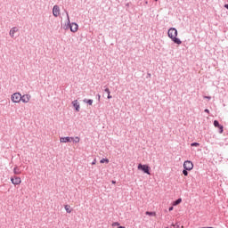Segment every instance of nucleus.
<instances>
[{
    "mask_svg": "<svg viewBox=\"0 0 228 228\" xmlns=\"http://www.w3.org/2000/svg\"><path fill=\"white\" fill-rule=\"evenodd\" d=\"M218 129H219L220 134H222V133H224V126L220 125Z\"/></svg>",
    "mask_w": 228,
    "mask_h": 228,
    "instance_id": "21",
    "label": "nucleus"
},
{
    "mask_svg": "<svg viewBox=\"0 0 228 228\" xmlns=\"http://www.w3.org/2000/svg\"><path fill=\"white\" fill-rule=\"evenodd\" d=\"M64 209H65L68 213H72V209H70V206H69V205H65Z\"/></svg>",
    "mask_w": 228,
    "mask_h": 228,
    "instance_id": "13",
    "label": "nucleus"
},
{
    "mask_svg": "<svg viewBox=\"0 0 228 228\" xmlns=\"http://www.w3.org/2000/svg\"><path fill=\"white\" fill-rule=\"evenodd\" d=\"M67 17H68V24H70V18L69 17V13H67Z\"/></svg>",
    "mask_w": 228,
    "mask_h": 228,
    "instance_id": "25",
    "label": "nucleus"
},
{
    "mask_svg": "<svg viewBox=\"0 0 228 228\" xmlns=\"http://www.w3.org/2000/svg\"><path fill=\"white\" fill-rule=\"evenodd\" d=\"M53 13L54 17H59V15H60V7L58 5L53 6Z\"/></svg>",
    "mask_w": 228,
    "mask_h": 228,
    "instance_id": "9",
    "label": "nucleus"
},
{
    "mask_svg": "<svg viewBox=\"0 0 228 228\" xmlns=\"http://www.w3.org/2000/svg\"><path fill=\"white\" fill-rule=\"evenodd\" d=\"M145 215H147L148 216H156V212L146 211Z\"/></svg>",
    "mask_w": 228,
    "mask_h": 228,
    "instance_id": "14",
    "label": "nucleus"
},
{
    "mask_svg": "<svg viewBox=\"0 0 228 228\" xmlns=\"http://www.w3.org/2000/svg\"><path fill=\"white\" fill-rule=\"evenodd\" d=\"M74 140V137H61L60 142L61 143H69Z\"/></svg>",
    "mask_w": 228,
    "mask_h": 228,
    "instance_id": "7",
    "label": "nucleus"
},
{
    "mask_svg": "<svg viewBox=\"0 0 228 228\" xmlns=\"http://www.w3.org/2000/svg\"><path fill=\"white\" fill-rule=\"evenodd\" d=\"M205 99H211V96H205Z\"/></svg>",
    "mask_w": 228,
    "mask_h": 228,
    "instance_id": "29",
    "label": "nucleus"
},
{
    "mask_svg": "<svg viewBox=\"0 0 228 228\" xmlns=\"http://www.w3.org/2000/svg\"><path fill=\"white\" fill-rule=\"evenodd\" d=\"M167 35L169 38L174 41L175 44H177L178 45H181L183 44V41L177 38V29H175V28H169L167 31Z\"/></svg>",
    "mask_w": 228,
    "mask_h": 228,
    "instance_id": "1",
    "label": "nucleus"
},
{
    "mask_svg": "<svg viewBox=\"0 0 228 228\" xmlns=\"http://www.w3.org/2000/svg\"><path fill=\"white\" fill-rule=\"evenodd\" d=\"M224 8L228 10V4H224Z\"/></svg>",
    "mask_w": 228,
    "mask_h": 228,
    "instance_id": "28",
    "label": "nucleus"
},
{
    "mask_svg": "<svg viewBox=\"0 0 228 228\" xmlns=\"http://www.w3.org/2000/svg\"><path fill=\"white\" fill-rule=\"evenodd\" d=\"M205 113H209V110L206 109Z\"/></svg>",
    "mask_w": 228,
    "mask_h": 228,
    "instance_id": "27",
    "label": "nucleus"
},
{
    "mask_svg": "<svg viewBox=\"0 0 228 228\" xmlns=\"http://www.w3.org/2000/svg\"><path fill=\"white\" fill-rule=\"evenodd\" d=\"M105 92H106V94H107V95H108V99H111V94H110V88H106L105 89Z\"/></svg>",
    "mask_w": 228,
    "mask_h": 228,
    "instance_id": "15",
    "label": "nucleus"
},
{
    "mask_svg": "<svg viewBox=\"0 0 228 228\" xmlns=\"http://www.w3.org/2000/svg\"><path fill=\"white\" fill-rule=\"evenodd\" d=\"M214 126H215V127H220L221 125L217 120H215L214 121Z\"/></svg>",
    "mask_w": 228,
    "mask_h": 228,
    "instance_id": "20",
    "label": "nucleus"
},
{
    "mask_svg": "<svg viewBox=\"0 0 228 228\" xmlns=\"http://www.w3.org/2000/svg\"><path fill=\"white\" fill-rule=\"evenodd\" d=\"M118 228H125L124 226H119V227H118Z\"/></svg>",
    "mask_w": 228,
    "mask_h": 228,
    "instance_id": "33",
    "label": "nucleus"
},
{
    "mask_svg": "<svg viewBox=\"0 0 228 228\" xmlns=\"http://www.w3.org/2000/svg\"><path fill=\"white\" fill-rule=\"evenodd\" d=\"M181 202H183V199H178V200H176L175 201H174L173 203H172V205L173 206H179V204H181Z\"/></svg>",
    "mask_w": 228,
    "mask_h": 228,
    "instance_id": "12",
    "label": "nucleus"
},
{
    "mask_svg": "<svg viewBox=\"0 0 228 228\" xmlns=\"http://www.w3.org/2000/svg\"><path fill=\"white\" fill-rule=\"evenodd\" d=\"M84 102H86L89 104V106H92V104H94V100H84Z\"/></svg>",
    "mask_w": 228,
    "mask_h": 228,
    "instance_id": "17",
    "label": "nucleus"
},
{
    "mask_svg": "<svg viewBox=\"0 0 228 228\" xmlns=\"http://www.w3.org/2000/svg\"><path fill=\"white\" fill-rule=\"evenodd\" d=\"M22 99V94L20 93H13L11 95V101L13 104L20 103V100Z\"/></svg>",
    "mask_w": 228,
    "mask_h": 228,
    "instance_id": "2",
    "label": "nucleus"
},
{
    "mask_svg": "<svg viewBox=\"0 0 228 228\" xmlns=\"http://www.w3.org/2000/svg\"><path fill=\"white\" fill-rule=\"evenodd\" d=\"M183 175L187 176L188 175V170L187 169L183 170Z\"/></svg>",
    "mask_w": 228,
    "mask_h": 228,
    "instance_id": "24",
    "label": "nucleus"
},
{
    "mask_svg": "<svg viewBox=\"0 0 228 228\" xmlns=\"http://www.w3.org/2000/svg\"><path fill=\"white\" fill-rule=\"evenodd\" d=\"M71 142H74L75 143H79L80 139H79L78 136H77V137H75V138L73 137V140H72Z\"/></svg>",
    "mask_w": 228,
    "mask_h": 228,
    "instance_id": "18",
    "label": "nucleus"
},
{
    "mask_svg": "<svg viewBox=\"0 0 228 228\" xmlns=\"http://www.w3.org/2000/svg\"><path fill=\"white\" fill-rule=\"evenodd\" d=\"M92 165H95V160L94 162H92Z\"/></svg>",
    "mask_w": 228,
    "mask_h": 228,
    "instance_id": "31",
    "label": "nucleus"
},
{
    "mask_svg": "<svg viewBox=\"0 0 228 228\" xmlns=\"http://www.w3.org/2000/svg\"><path fill=\"white\" fill-rule=\"evenodd\" d=\"M98 100L101 101V94H98Z\"/></svg>",
    "mask_w": 228,
    "mask_h": 228,
    "instance_id": "30",
    "label": "nucleus"
},
{
    "mask_svg": "<svg viewBox=\"0 0 228 228\" xmlns=\"http://www.w3.org/2000/svg\"><path fill=\"white\" fill-rule=\"evenodd\" d=\"M69 28L72 33H77V29H79V26L77 23H71L69 24Z\"/></svg>",
    "mask_w": 228,
    "mask_h": 228,
    "instance_id": "6",
    "label": "nucleus"
},
{
    "mask_svg": "<svg viewBox=\"0 0 228 228\" xmlns=\"http://www.w3.org/2000/svg\"><path fill=\"white\" fill-rule=\"evenodd\" d=\"M72 106L75 108L76 111H79L81 106L79 105V102L77 100H74L72 102Z\"/></svg>",
    "mask_w": 228,
    "mask_h": 228,
    "instance_id": "10",
    "label": "nucleus"
},
{
    "mask_svg": "<svg viewBox=\"0 0 228 228\" xmlns=\"http://www.w3.org/2000/svg\"><path fill=\"white\" fill-rule=\"evenodd\" d=\"M137 168L138 170H142V172H144V174L151 175V172H150L151 167L149 166L139 164Z\"/></svg>",
    "mask_w": 228,
    "mask_h": 228,
    "instance_id": "3",
    "label": "nucleus"
},
{
    "mask_svg": "<svg viewBox=\"0 0 228 228\" xmlns=\"http://www.w3.org/2000/svg\"><path fill=\"white\" fill-rule=\"evenodd\" d=\"M29 101H31V96L29 94L21 95L20 102H23V104H28Z\"/></svg>",
    "mask_w": 228,
    "mask_h": 228,
    "instance_id": "5",
    "label": "nucleus"
},
{
    "mask_svg": "<svg viewBox=\"0 0 228 228\" xmlns=\"http://www.w3.org/2000/svg\"><path fill=\"white\" fill-rule=\"evenodd\" d=\"M118 225H120V224L118 222H115L112 224V227H117Z\"/></svg>",
    "mask_w": 228,
    "mask_h": 228,
    "instance_id": "23",
    "label": "nucleus"
},
{
    "mask_svg": "<svg viewBox=\"0 0 228 228\" xmlns=\"http://www.w3.org/2000/svg\"><path fill=\"white\" fill-rule=\"evenodd\" d=\"M183 168L185 170H188V172H191V170H193V162L190 160H186L183 162Z\"/></svg>",
    "mask_w": 228,
    "mask_h": 228,
    "instance_id": "4",
    "label": "nucleus"
},
{
    "mask_svg": "<svg viewBox=\"0 0 228 228\" xmlns=\"http://www.w3.org/2000/svg\"><path fill=\"white\" fill-rule=\"evenodd\" d=\"M191 147H199V145H200L199 142H193L191 144Z\"/></svg>",
    "mask_w": 228,
    "mask_h": 228,
    "instance_id": "22",
    "label": "nucleus"
},
{
    "mask_svg": "<svg viewBox=\"0 0 228 228\" xmlns=\"http://www.w3.org/2000/svg\"><path fill=\"white\" fill-rule=\"evenodd\" d=\"M169 211H174V207H170Z\"/></svg>",
    "mask_w": 228,
    "mask_h": 228,
    "instance_id": "26",
    "label": "nucleus"
},
{
    "mask_svg": "<svg viewBox=\"0 0 228 228\" xmlns=\"http://www.w3.org/2000/svg\"><path fill=\"white\" fill-rule=\"evenodd\" d=\"M100 163H110V159H102L100 160Z\"/></svg>",
    "mask_w": 228,
    "mask_h": 228,
    "instance_id": "19",
    "label": "nucleus"
},
{
    "mask_svg": "<svg viewBox=\"0 0 228 228\" xmlns=\"http://www.w3.org/2000/svg\"><path fill=\"white\" fill-rule=\"evenodd\" d=\"M11 181L12 184H15V185L20 184V183H22V180L19 176H14V178H11Z\"/></svg>",
    "mask_w": 228,
    "mask_h": 228,
    "instance_id": "8",
    "label": "nucleus"
},
{
    "mask_svg": "<svg viewBox=\"0 0 228 228\" xmlns=\"http://www.w3.org/2000/svg\"><path fill=\"white\" fill-rule=\"evenodd\" d=\"M17 31H19V28H17L15 27L11 28V30L9 32L10 37H12V38H13V37H15V33H17Z\"/></svg>",
    "mask_w": 228,
    "mask_h": 228,
    "instance_id": "11",
    "label": "nucleus"
},
{
    "mask_svg": "<svg viewBox=\"0 0 228 228\" xmlns=\"http://www.w3.org/2000/svg\"><path fill=\"white\" fill-rule=\"evenodd\" d=\"M13 172L16 175H20V170H19V167H14Z\"/></svg>",
    "mask_w": 228,
    "mask_h": 228,
    "instance_id": "16",
    "label": "nucleus"
},
{
    "mask_svg": "<svg viewBox=\"0 0 228 228\" xmlns=\"http://www.w3.org/2000/svg\"><path fill=\"white\" fill-rule=\"evenodd\" d=\"M115 183H116L115 181H112V184H115Z\"/></svg>",
    "mask_w": 228,
    "mask_h": 228,
    "instance_id": "32",
    "label": "nucleus"
}]
</instances>
